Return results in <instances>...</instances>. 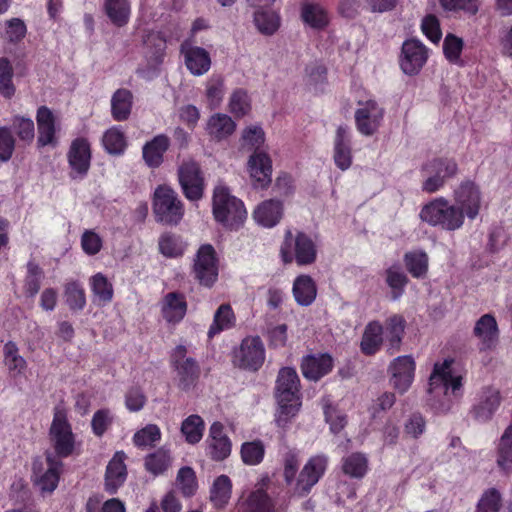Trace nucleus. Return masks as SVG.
I'll use <instances>...</instances> for the list:
<instances>
[{
	"instance_id": "47",
	"label": "nucleus",
	"mask_w": 512,
	"mask_h": 512,
	"mask_svg": "<svg viewBox=\"0 0 512 512\" xmlns=\"http://www.w3.org/2000/svg\"><path fill=\"white\" fill-rule=\"evenodd\" d=\"M171 464V456L167 449L159 448L145 457V468L157 476L164 473Z\"/></svg>"
},
{
	"instance_id": "60",
	"label": "nucleus",
	"mask_w": 512,
	"mask_h": 512,
	"mask_svg": "<svg viewBox=\"0 0 512 512\" xmlns=\"http://www.w3.org/2000/svg\"><path fill=\"white\" fill-rule=\"evenodd\" d=\"M265 449L261 441L245 442L241 447V458L247 465H257L264 457Z\"/></svg>"
},
{
	"instance_id": "6",
	"label": "nucleus",
	"mask_w": 512,
	"mask_h": 512,
	"mask_svg": "<svg viewBox=\"0 0 512 512\" xmlns=\"http://www.w3.org/2000/svg\"><path fill=\"white\" fill-rule=\"evenodd\" d=\"M49 440L53 447V455L58 459L71 456L75 450V435L67 419L66 412L55 408L49 429Z\"/></svg>"
},
{
	"instance_id": "41",
	"label": "nucleus",
	"mask_w": 512,
	"mask_h": 512,
	"mask_svg": "<svg viewBox=\"0 0 512 512\" xmlns=\"http://www.w3.org/2000/svg\"><path fill=\"white\" fill-rule=\"evenodd\" d=\"M232 484L226 475L217 477L210 489V500L216 508H223L231 497Z\"/></svg>"
},
{
	"instance_id": "42",
	"label": "nucleus",
	"mask_w": 512,
	"mask_h": 512,
	"mask_svg": "<svg viewBox=\"0 0 512 512\" xmlns=\"http://www.w3.org/2000/svg\"><path fill=\"white\" fill-rule=\"evenodd\" d=\"M242 512H275V506L263 489H257L248 496Z\"/></svg>"
},
{
	"instance_id": "54",
	"label": "nucleus",
	"mask_w": 512,
	"mask_h": 512,
	"mask_svg": "<svg viewBox=\"0 0 512 512\" xmlns=\"http://www.w3.org/2000/svg\"><path fill=\"white\" fill-rule=\"evenodd\" d=\"M254 23L257 29L265 35L274 34L280 25L277 14L263 10H259L254 13Z\"/></svg>"
},
{
	"instance_id": "63",
	"label": "nucleus",
	"mask_w": 512,
	"mask_h": 512,
	"mask_svg": "<svg viewBox=\"0 0 512 512\" xmlns=\"http://www.w3.org/2000/svg\"><path fill=\"white\" fill-rule=\"evenodd\" d=\"M113 420L114 416L109 409L97 410L91 420L93 433L98 437L103 436L108 428L112 425Z\"/></svg>"
},
{
	"instance_id": "23",
	"label": "nucleus",
	"mask_w": 512,
	"mask_h": 512,
	"mask_svg": "<svg viewBox=\"0 0 512 512\" xmlns=\"http://www.w3.org/2000/svg\"><path fill=\"white\" fill-rule=\"evenodd\" d=\"M333 159L335 165L342 171L352 164L351 132L347 125H339L333 142Z\"/></svg>"
},
{
	"instance_id": "31",
	"label": "nucleus",
	"mask_w": 512,
	"mask_h": 512,
	"mask_svg": "<svg viewBox=\"0 0 512 512\" xmlns=\"http://www.w3.org/2000/svg\"><path fill=\"white\" fill-rule=\"evenodd\" d=\"M170 146L169 138L164 134L155 136L142 149L143 159L151 168H157L163 163L164 153Z\"/></svg>"
},
{
	"instance_id": "27",
	"label": "nucleus",
	"mask_w": 512,
	"mask_h": 512,
	"mask_svg": "<svg viewBox=\"0 0 512 512\" xmlns=\"http://www.w3.org/2000/svg\"><path fill=\"white\" fill-rule=\"evenodd\" d=\"M38 138L37 144L39 147L47 145L55 146L56 141V118L50 108L47 106H40L36 114Z\"/></svg>"
},
{
	"instance_id": "51",
	"label": "nucleus",
	"mask_w": 512,
	"mask_h": 512,
	"mask_svg": "<svg viewBox=\"0 0 512 512\" xmlns=\"http://www.w3.org/2000/svg\"><path fill=\"white\" fill-rule=\"evenodd\" d=\"M13 67L9 59L0 58V95L10 99L14 96L16 88L13 84Z\"/></svg>"
},
{
	"instance_id": "43",
	"label": "nucleus",
	"mask_w": 512,
	"mask_h": 512,
	"mask_svg": "<svg viewBox=\"0 0 512 512\" xmlns=\"http://www.w3.org/2000/svg\"><path fill=\"white\" fill-rule=\"evenodd\" d=\"M404 262L409 273L415 278H422L428 271V255L422 250H414L404 255Z\"/></svg>"
},
{
	"instance_id": "25",
	"label": "nucleus",
	"mask_w": 512,
	"mask_h": 512,
	"mask_svg": "<svg viewBox=\"0 0 512 512\" xmlns=\"http://www.w3.org/2000/svg\"><path fill=\"white\" fill-rule=\"evenodd\" d=\"M125 459L126 454L123 451H117L106 467L105 490L110 494H115L126 481L127 468L124 463Z\"/></svg>"
},
{
	"instance_id": "26",
	"label": "nucleus",
	"mask_w": 512,
	"mask_h": 512,
	"mask_svg": "<svg viewBox=\"0 0 512 512\" xmlns=\"http://www.w3.org/2000/svg\"><path fill=\"white\" fill-rule=\"evenodd\" d=\"M209 455L215 461L226 459L231 453V441L224 433V426L214 422L209 429L207 438Z\"/></svg>"
},
{
	"instance_id": "13",
	"label": "nucleus",
	"mask_w": 512,
	"mask_h": 512,
	"mask_svg": "<svg viewBox=\"0 0 512 512\" xmlns=\"http://www.w3.org/2000/svg\"><path fill=\"white\" fill-rule=\"evenodd\" d=\"M193 274L198 282L211 287L218 278V264L216 252L212 245H202L195 256Z\"/></svg>"
},
{
	"instance_id": "58",
	"label": "nucleus",
	"mask_w": 512,
	"mask_h": 512,
	"mask_svg": "<svg viewBox=\"0 0 512 512\" xmlns=\"http://www.w3.org/2000/svg\"><path fill=\"white\" fill-rule=\"evenodd\" d=\"M229 109L236 117H243L251 109V101L244 89L235 90L229 100Z\"/></svg>"
},
{
	"instance_id": "17",
	"label": "nucleus",
	"mask_w": 512,
	"mask_h": 512,
	"mask_svg": "<svg viewBox=\"0 0 512 512\" xmlns=\"http://www.w3.org/2000/svg\"><path fill=\"white\" fill-rule=\"evenodd\" d=\"M451 361L445 360L442 364H435L429 378V392L447 395L449 389L457 396L462 387V376L454 375Z\"/></svg>"
},
{
	"instance_id": "16",
	"label": "nucleus",
	"mask_w": 512,
	"mask_h": 512,
	"mask_svg": "<svg viewBox=\"0 0 512 512\" xmlns=\"http://www.w3.org/2000/svg\"><path fill=\"white\" fill-rule=\"evenodd\" d=\"M264 360L265 349L262 340L258 336L243 339L234 355V362L238 367L252 371H257Z\"/></svg>"
},
{
	"instance_id": "37",
	"label": "nucleus",
	"mask_w": 512,
	"mask_h": 512,
	"mask_svg": "<svg viewBox=\"0 0 512 512\" xmlns=\"http://www.w3.org/2000/svg\"><path fill=\"white\" fill-rule=\"evenodd\" d=\"M89 284L93 294V301L97 305L104 306L112 301L114 295L113 285L104 274L96 273L90 278Z\"/></svg>"
},
{
	"instance_id": "7",
	"label": "nucleus",
	"mask_w": 512,
	"mask_h": 512,
	"mask_svg": "<svg viewBox=\"0 0 512 512\" xmlns=\"http://www.w3.org/2000/svg\"><path fill=\"white\" fill-rule=\"evenodd\" d=\"M45 456V460L40 457L33 460L32 480L41 492L51 493L57 488L63 462L51 451H46Z\"/></svg>"
},
{
	"instance_id": "36",
	"label": "nucleus",
	"mask_w": 512,
	"mask_h": 512,
	"mask_svg": "<svg viewBox=\"0 0 512 512\" xmlns=\"http://www.w3.org/2000/svg\"><path fill=\"white\" fill-rule=\"evenodd\" d=\"M236 128L235 122L226 114L216 113L212 115L206 125L209 136L217 141L230 136Z\"/></svg>"
},
{
	"instance_id": "4",
	"label": "nucleus",
	"mask_w": 512,
	"mask_h": 512,
	"mask_svg": "<svg viewBox=\"0 0 512 512\" xmlns=\"http://www.w3.org/2000/svg\"><path fill=\"white\" fill-rule=\"evenodd\" d=\"M155 220L164 225H177L184 216V204L178 193L168 185H159L153 194Z\"/></svg>"
},
{
	"instance_id": "45",
	"label": "nucleus",
	"mask_w": 512,
	"mask_h": 512,
	"mask_svg": "<svg viewBox=\"0 0 512 512\" xmlns=\"http://www.w3.org/2000/svg\"><path fill=\"white\" fill-rule=\"evenodd\" d=\"M4 363L9 372L15 377L22 374L27 366L26 360L19 355L17 345L9 341L3 348Z\"/></svg>"
},
{
	"instance_id": "21",
	"label": "nucleus",
	"mask_w": 512,
	"mask_h": 512,
	"mask_svg": "<svg viewBox=\"0 0 512 512\" xmlns=\"http://www.w3.org/2000/svg\"><path fill=\"white\" fill-rule=\"evenodd\" d=\"M501 403L500 391L494 387H484L478 395L477 403L472 407V417L481 423L489 421Z\"/></svg>"
},
{
	"instance_id": "35",
	"label": "nucleus",
	"mask_w": 512,
	"mask_h": 512,
	"mask_svg": "<svg viewBox=\"0 0 512 512\" xmlns=\"http://www.w3.org/2000/svg\"><path fill=\"white\" fill-rule=\"evenodd\" d=\"M133 94L130 90L120 88L111 97V115L116 121H125L132 110Z\"/></svg>"
},
{
	"instance_id": "20",
	"label": "nucleus",
	"mask_w": 512,
	"mask_h": 512,
	"mask_svg": "<svg viewBox=\"0 0 512 512\" xmlns=\"http://www.w3.org/2000/svg\"><path fill=\"white\" fill-rule=\"evenodd\" d=\"M473 335L478 339L479 350H493L499 341V328L492 314L482 315L475 323Z\"/></svg>"
},
{
	"instance_id": "11",
	"label": "nucleus",
	"mask_w": 512,
	"mask_h": 512,
	"mask_svg": "<svg viewBox=\"0 0 512 512\" xmlns=\"http://www.w3.org/2000/svg\"><path fill=\"white\" fill-rule=\"evenodd\" d=\"M423 172L427 174L422 183V190L426 193H435L440 190L445 182L457 174V163L453 159L436 158L426 163Z\"/></svg>"
},
{
	"instance_id": "56",
	"label": "nucleus",
	"mask_w": 512,
	"mask_h": 512,
	"mask_svg": "<svg viewBox=\"0 0 512 512\" xmlns=\"http://www.w3.org/2000/svg\"><path fill=\"white\" fill-rule=\"evenodd\" d=\"M65 298L67 305L73 311H81L86 305L85 291L76 281L65 286Z\"/></svg>"
},
{
	"instance_id": "44",
	"label": "nucleus",
	"mask_w": 512,
	"mask_h": 512,
	"mask_svg": "<svg viewBox=\"0 0 512 512\" xmlns=\"http://www.w3.org/2000/svg\"><path fill=\"white\" fill-rule=\"evenodd\" d=\"M343 472L353 478H362L368 470V460L362 453L356 452L342 460Z\"/></svg>"
},
{
	"instance_id": "22",
	"label": "nucleus",
	"mask_w": 512,
	"mask_h": 512,
	"mask_svg": "<svg viewBox=\"0 0 512 512\" xmlns=\"http://www.w3.org/2000/svg\"><path fill=\"white\" fill-rule=\"evenodd\" d=\"M248 171L255 188L265 189L271 183L272 162L268 154L255 151L248 160Z\"/></svg>"
},
{
	"instance_id": "9",
	"label": "nucleus",
	"mask_w": 512,
	"mask_h": 512,
	"mask_svg": "<svg viewBox=\"0 0 512 512\" xmlns=\"http://www.w3.org/2000/svg\"><path fill=\"white\" fill-rule=\"evenodd\" d=\"M177 176L184 196L190 201H198L204 194V176L200 164L193 159H185L177 169Z\"/></svg>"
},
{
	"instance_id": "33",
	"label": "nucleus",
	"mask_w": 512,
	"mask_h": 512,
	"mask_svg": "<svg viewBox=\"0 0 512 512\" xmlns=\"http://www.w3.org/2000/svg\"><path fill=\"white\" fill-rule=\"evenodd\" d=\"M293 296L300 306H310L317 295V287L309 275L298 276L293 283Z\"/></svg>"
},
{
	"instance_id": "24",
	"label": "nucleus",
	"mask_w": 512,
	"mask_h": 512,
	"mask_svg": "<svg viewBox=\"0 0 512 512\" xmlns=\"http://www.w3.org/2000/svg\"><path fill=\"white\" fill-rule=\"evenodd\" d=\"M333 366V358L328 353L308 355L302 360L301 371L306 379L318 381L330 373Z\"/></svg>"
},
{
	"instance_id": "2",
	"label": "nucleus",
	"mask_w": 512,
	"mask_h": 512,
	"mask_svg": "<svg viewBox=\"0 0 512 512\" xmlns=\"http://www.w3.org/2000/svg\"><path fill=\"white\" fill-rule=\"evenodd\" d=\"M275 396L279 406L276 422L278 426L284 427L297 414L301 406L300 380L295 369L290 367L280 369L276 380Z\"/></svg>"
},
{
	"instance_id": "53",
	"label": "nucleus",
	"mask_w": 512,
	"mask_h": 512,
	"mask_svg": "<svg viewBox=\"0 0 512 512\" xmlns=\"http://www.w3.org/2000/svg\"><path fill=\"white\" fill-rule=\"evenodd\" d=\"M159 250L166 257H178L183 254L185 244L179 236L165 233L159 239Z\"/></svg>"
},
{
	"instance_id": "61",
	"label": "nucleus",
	"mask_w": 512,
	"mask_h": 512,
	"mask_svg": "<svg viewBox=\"0 0 512 512\" xmlns=\"http://www.w3.org/2000/svg\"><path fill=\"white\" fill-rule=\"evenodd\" d=\"M224 95V80L221 76L213 75L206 84V97L212 108L217 107Z\"/></svg>"
},
{
	"instance_id": "8",
	"label": "nucleus",
	"mask_w": 512,
	"mask_h": 512,
	"mask_svg": "<svg viewBox=\"0 0 512 512\" xmlns=\"http://www.w3.org/2000/svg\"><path fill=\"white\" fill-rule=\"evenodd\" d=\"M142 43L145 47L147 66L138 68L137 74L145 80H152L158 75L159 66L163 63L166 38L159 31H146L142 36Z\"/></svg>"
},
{
	"instance_id": "39",
	"label": "nucleus",
	"mask_w": 512,
	"mask_h": 512,
	"mask_svg": "<svg viewBox=\"0 0 512 512\" xmlns=\"http://www.w3.org/2000/svg\"><path fill=\"white\" fill-rule=\"evenodd\" d=\"M496 462L505 473L512 472V424L505 429L499 440Z\"/></svg>"
},
{
	"instance_id": "19",
	"label": "nucleus",
	"mask_w": 512,
	"mask_h": 512,
	"mask_svg": "<svg viewBox=\"0 0 512 512\" xmlns=\"http://www.w3.org/2000/svg\"><path fill=\"white\" fill-rule=\"evenodd\" d=\"M389 371L392 386L403 394L410 388L414 380V359L410 355L398 356L390 363Z\"/></svg>"
},
{
	"instance_id": "10",
	"label": "nucleus",
	"mask_w": 512,
	"mask_h": 512,
	"mask_svg": "<svg viewBox=\"0 0 512 512\" xmlns=\"http://www.w3.org/2000/svg\"><path fill=\"white\" fill-rule=\"evenodd\" d=\"M385 109L374 99L358 101L354 119L357 131L366 137L376 134L381 127Z\"/></svg>"
},
{
	"instance_id": "40",
	"label": "nucleus",
	"mask_w": 512,
	"mask_h": 512,
	"mask_svg": "<svg viewBox=\"0 0 512 512\" xmlns=\"http://www.w3.org/2000/svg\"><path fill=\"white\" fill-rule=\"evenodd\" d=\"M302 20L313 29H324L329 23V17L326 10L318 5L306 3L301 9Z\"/></svg>"
},
{
	"instance_id": "12",
	"label": "nucleus",
	"mask_w": 512,
	"mask_h": 512,
	"mask_svg": "<svg viewBox=\"0 0 512 512\" xmlns=\"http://www.w3.org/2000/svg\"><path fill=\"white\" fill-rule=\"evenodd\" d=\"M171 363L176 371L178 387L185 391L194 387L200 376V367L194 358L187 357L185 346L179 345L174 349Z\"/></svg>"
},
{
	"instance_id": "14",
	"label": "nucleus",
	"mask_w": 512,
	"mask_h": 512,
	"mask_svg": "<svg viewBox=\"0 0 512 512\" xmlns=\"http://www.w3.org/2000/svg\"><path fill=\"white\" fill-rule=\"evenodd\" d=\"M428 60V49L419 40L412 38L403 42L399 65L402 72L409 76L417 75Z\"/></svg>"
},
{
	"instance_id": "3",
	"label": "nucleus",
	"mask_w": 512,
	"mask_h": 512,
	"mask_svg": "<svg viewBox=\"0 0 512 512\" xmlns=\"http://www.w3.org/2000/svg\"><path fill=\"white\" fill-rule=\"evenodd\" d=\"M213 215L217 222L230 230H238L247 217L244 203L231 195L223 185L215 187L212 198Z\"/></svg>"
},
{
	"instance_id": "49",
	"label": "nucleus",
	"mask_w": 512,
	"mask_h": 512,
	"mask_svg": "<svg viewBox=\"0 0 512 512\" xmlns=\"http://www.w3.org/2000/svg\"><path fill=\"white\" fill-rule=\"evenodd\" d=\"M105 150L114 155H120L126 148V138L124 132L119 127L108 129L102 138Z\"/></svg>"
},
{
	"instance_id": "62",
	"label": "nucleus",
	"mask_w": 512,
	"mask_h": 512,
	"mask_svg": "<svg viewBox=\"0 0 512 512\" xmlns=\"http://www.w3.org/2000/svg\"><path fill=\"white\" fill-rule=\"evenodd\" d=\"M12 127L20 140L31 142L34 139L35 127L31 118L14 116L12 119Z\"/></svg>"
},
{
	"instance_id": "32",
	"label": "nucleus",
	"mask_w": 512,
	"mask_h": 512,
	"mask_svg": "<svg viewBox=\"0 0 512 512\" xmlns=\"http://www.w3.org/2000/svg\"><path fill=\"white\" fill-rule=\"evenodd\" d=\"M103 11L113 25L123 27L130 20L131 4L129 0H104Z\"/></svg>"
},
{
	"instance_id": "52",
	"label": "nucleus",
	"mask_w": 512,
	"mask_h": 512,
	"mask_svg": "<svg viewBox=\"0 0 512 512\" xmlns=\"http://www.w3.org/2000/svg\"><path fill=\"white\" fill-rule=\"evenodd\" d=\"M43 271L33 261L27 263V275L24 282V292L26 296L33 298L40 290Z\"/></svg>"
},
{
	"instance_id": "5",
	"label": "nucleus",
	"mask_w": 512,
	"mask_h": 512,
	"mask_svg": "<svg viewBox=\"0 0 512 512\" xmlns=\"http://www.w3.org/2000/svg\"><path fill=\"white\" fill-rule=\"evenodd\" d=\"M284 263L296 261L299 266L310 265L315 262L317 256L316 245L305 233L299 232L295 236L288 230L280 249Z\"/></svg>"
},
{
	"instance_id": "57",
	"label": "nucleus",
	"mask_w": 512,
	"mask_h": 512,
	"mask_svg": "<svg viewBox=\"0 0 512 512\" xmlns=\"http://www.w3.org/2000/svg\"><path fill=\"white\" fill-rule=\"evenodd\" d=\"M441 7L446 11H462L468 16H474L478 13L480 0H439Z\"/></svg>"
},
{
	"instance_id": "59",
	"label": "nucleus",
	"mask_w": 512,
	"mask_h": 512,
	"mask_svg": "<svg viewBox=\"0 0 512 512\" xmlns=\"http://www.w3.org/2000/svg\"><path fill=\"white\" fill-rule=\"evenodd\" d=\"M386 282L393 290V299L397 300L402 295L408 278L400 267L392 266L386 271Z\"/></svg>"
},
{
	"instance_id": "48",
	"label": "nucleus",
	"mask_w": 512,
	"mask_h": 512,
	"mask_svg": "<svg viewBox=\"0 0 512 512\" xmlns=\"http://www.w3.org/2000/svg\"><path fill=\"white\" fill-rule=\"evenodd\" d=\"M160 440L161 430L155 424L146 425L133 436L134 445L141 449L155 447Z\"/></svg>"
},
{
	"instance_id": "28",
	"label": "nucleus",
	"mask_w": 512,
	"mask_h": 512,
	"mask_svg": "<svg viewBox=\"0 0 512 512\" xmlns=\"http://www.w3.org/2000/svg\"><path fill=\"white\" fill-rule=\"evenodd\" d=\"M283 216L282 202L269 199L261 202L253 212L254 220L261 226L272 228L276 226Z\"/></svg>"
},
{
	"instance_id": "29",
	"label": "nucleus",
	"mask_w": 512,
	"mask_h": 512,
	"mask_svg": "<svg viewBox=\"0 0 512 512\" xmlns=\"http://www.w3.org/2000/svg\"><path fill=\"white\" fill-rule=\"evenodd\" d=\"M161 314L168 323L180 322L187 311L185 296L178 292L167 293L161 301Z\"/></svg>"
},
{
	"instance_id": "1",
	"label": "nucleus",
	"mask_w": 512,
	"mask_h": 512,
	"mask_svg": "<svg viewBox=\"0 0 512 512\" xmlns=\"http://www.w3.org/2000/svg\"><path fill=\"white\" fill-rule=\"evenodd\" d=\"M457 205H450L443 198H437L425 205L420 218L434 227H441L447 231H454L462 227L464 213L469 219H474L480 209V192L472 182H464L455 191Z\"/></svg>"
},
{
	"instance_id": "50",
	"label": "nucleus",
	"mask_w": 512,
	"mask_h": 512,
	"mask_svg": "<svg viewBox=\"0 0 512 512\" xmlns=\"http://www.w3.org/2000/svg\"><path fill=\"white\" fill-rule=\"evenodd\" d=\"M234 323V313L228 304H222L215 312L213 323L211 324L208 336L211 338L222 330L232 327Z\"/></svg>"
},
{
	"instance_id": "18",
	"label": "nucleus",
	"mask_w": 512,
	"mask_h": 512,
	"mask_svg": "<svg viewBox=\"0 0 512 512\" xmlns=\"http://www.w3.org/2000/svg\"><path fill=\"white\" fill-rule=\"evenodd\" d=\"M67 159L71 168V178H84L90 168L91 151L89 142L84 138H76L72 141Z\"/></svg>"
},
{
	"instance_id": "64",
	"label": "nucleus",
	"mask_w": 512,
	"mask_h": 512,
	"mask_svg": "<svg viewBox=\"0 0 512 512\" xmlns=\"http://www.w3.org/2000/svg\"><path fill=\"white\" fill-rule=\"evenodd\" d=\"M501 508L500 493L492 488L487 490L477 505V512H498Z\"/></svg>"
},
{
	"instance_id": "30",
	"label": "nucleus",
	"mask_w": 512,
	"mask_h": 512,
	"mask_svg": "<svg viewBox=\"0 0 512 512\" xmlns=\"http://www.w3.org/2000/svg\"><path fill=\"white\" fill-rule=\"evenodd\" d=\"M187 69L195 76H201L207 73L211 67V58L209 53L202 47L190 46L182 47Z\"/></svg>"
},
{
	"instance_id": "55",
	"label": "nucleus",
	"mask_w": 512,
	"mask_h": 512,
	"mask_svg": "<svg viewBox=\"0 0 512 512\" xmlns=\"http://www.w3.org/2000/svg\"><path fill=\"white\" fill-rule=\"evenodd\" d=\"M176 485L185 497L193 496L198 488L196 475L191 467H182L176 477Z\"/></svg>"
},
{
	"instance_id": "15",
	"label": "nucleus",
	"mask_w": 512,
	"mask_h": 512,
	"mask_svg": "<svg viewBox=\"0 0 512 512\" xmlns=\"http://www.w3.org/2000/svg\"><path fill=\"white\" fill-rule=\"evenodd\" d=\"M328 465V457L319 454L311 457L297 478L294 494L303 497L307 495L313 486H315L324 475Z\"/></svg>"
},
{
	"instance_id": "34",
	"label": "nucleus",
	"mask_w": 512,
	"mask_h": 512,
	"mask_svg": "<svg viewBox=\"0 0 512 512\" xmlns=\"http://www.w3.org/2000/svg\"><path fill=\"white\" fill-rule=\"evenodd\" d=\"M405 329V320L400 315H393L387 319L383 335L387 342V351L394 354L400 349Z\"/></svg>"
},
{
	"instance_id": "46",
	"label": "nucleus",
	"mask_w": 512,
	"mask_h": 512,
	"mask_svg": "<svg viewBox=\"0 0 512 512\" xmlns=\"http://www.w3.org/2000/svg\"><path fill=\"white\" fill-rule=\"evenodd\" d=\"M205 424L203 419L196 414L188 416L181 425V432L189 444L200 442L203 437Z\"/></svg>"
},
{
	"instance_id": "38",
	"label": "nucleus",
	"mask_w": 512,
	"mask_h": 512,
	"mask_svg": "<svg viewBox=\"0 0 512 512\" xmlns=\"http://www.w3.org/2000/svg\"><path fill=\"white\" fill-rule=\"evenodd\" d=\"M383 342V327L379 322H370L364 330L361 340V351L365 355H373Z\"/></svg>"
}]
</instances>
